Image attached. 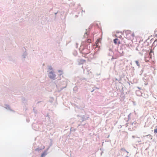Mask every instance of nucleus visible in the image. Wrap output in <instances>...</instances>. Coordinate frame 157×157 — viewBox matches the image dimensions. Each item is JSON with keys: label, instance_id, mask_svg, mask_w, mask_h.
Here are the masks:
<instances>
[{"label": "nucleus", "instance_id": "1", "mask_svg": "<svg viewBox=\"0 0 157 157\" xmlns=\"http://www.w3.org/2000/svg\"><path fill=\"white\" fill-rule=\"evenodd\" d=\"M126 37L128 40H132L133 39L135 36L134 33L129 30L125 31Z\"/></svg>", "mask_w": 157, "mask_h": 157}, {"label": "nucleus", "instance_id": "2", "mask_svg": "<svg viewBox=\"0 0 157 157\" xmlns=\"http://www.w3.org/2000/svg\"><path fill=\"white\" fill-rule=\"evenodd\" d=\"M49 77L51 79L54 80L56 78V75L53 71L50 72L48 74Z\"/></svg>", "mask_w": 157, "mask_h": 157}, {"label": "nucleus", "instance_id": "3", "mask_svg": "<svg viewBox=\"0 0 157 157\" xmlns=\"http://www.w3.org/2000/svg\"><path fill=\"white\" fill-rule=\"evenodd\" d=\"M90 52L89 50H88L87 49H84L82 51V53L84 54H86Z\"/></svg>", "mask_w": 157, "mask_h": 157}, {"label": "nucleus", "instance_id": "4", "mask_svg": "<svg viewBox=\"0 0 157 157\" xmlns=\"http://www.w3.org/2000/svg\"><path fill=\"white\" fill-rule=\"evenodd\" d=\"M99 42H100V39H98L97 40L96 42V47H99V45L98 44Z\"/></svg>", "mask_w": 157, "mask_h": 157}, {"label": "nucleus", "instance_id": "5", "mask_svg": "<svg viewBox=\"0 0 157 157\" xmlns=\"http://www.w3.org/2000/svg\"><path fill=\"white\" fill-rule=\"evenodd\" d=\"M118 39L117 38H116V39H115L114 40V43L116 44H117L118 43V44H120L121 43L120 42V41H118Z\"/></svg>", "mask_w": 157, "mask_h": 157}, {"label": "nucleus", "instance_id": "6", "mask_svg": "<svg viewBox=\"0 0 157 157\" xmlns=\"http://www.w3.org/2000/svg\"><path fill=\"white\" fill-rule=\"evenodd\" d=\"M86 62V60L84 59H80L79 61V63L82 64H83Z\"/></svg>", "mask_w": 157, "mask_h": 157}, {"label": "nucleus", "instance_id": "7", "mask_svg": "<svg viewBox=\"0 0 157 157\" xmlns=\"http://www.w3.org/2000/svg\"><path fill=\"white\" fill-rule=\"evenodd\" d=\"M58 72L59 73V75L60 76L62 75L63 74V71L60 70H58Z\"/></svg>", "mask_w": 157, "mask_h": 157}, {"label": "nucleus", "instance_id": "8", "mask_svg": "<svg viewBox=\"0 0 157 157\" xmlns=\"http://www.w3.org/2000/svg\"><path fill=\"white\" fill-rule=\"evenodd\" d=\"M135 63L139 67L140 66V64H139V62L137 61H135Z\"/></svg>", "mask_w": 157, "mask_h": 157}, {"label": "nucleus", "instance_id": "9", "mask_svg": "<svg viewBox=\"0 0 157 157\" xmlns=\"http://www.w3.org/2000/svg\"><path fill=\"white\" fill-rule=\"evenodd\" d=\"M91 41V40L90 39H88L87 40V42L88 43H90Z\"/></svg>", "mask_w": 157, "mask_h": 157}, {"label": "nucleus", "instance_id": "10", "mask_svg": "<svg viewBox=\"0 0 157 157\" xmlns=\"http://www.w3.org/2000/svg\"><path fill=\"white\" fill-rule=\"evenodd\" d=\"M45 155V154L44 153L41 154V157H44Z\"/></svg>", "mask_w": 157, "mask_h": 157}, {"label": "nucleus", "instance_id": "11", "mask_svg": "<svg viewBox=\"0 0 157 157\" xmlns=\"http://www.w3.org/2000/svg\"><path fill=\"white\" fill-rule=\"evenodd\" d=\"M154 132L155 133H157V127L156 129H154Z\"/></svg>", "mask_w": 157, "mask_h": 157}, {"label": "nucleus", "instance_id": "12", "mask_svg": "<svg viewBox=\"0 0 157 157\" xmlns=\"http://www.w3.org/2000/svg\"><path fill=\"white\" fill-rule=\"evenodd\" d=\"M152 52V50H151L150 51V54L151 53V52Z\"/></svg>", "mask_w": 157, "mask_h": 157}, {"label": "nucleus", "instance_id": "13", "mask_svg": "<svg viewBox=\"0 0 157 157\" xmlns=\"http://www.w3.org/2000/svg\"><path fill=\"white\" fill-rule=\"evenodd\" d=\"M117 37H118V36H117V35H116Z\"/></svg>", "mask_w": 157, "mask_h": 157}]
</instances>
